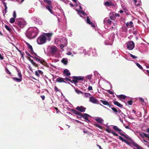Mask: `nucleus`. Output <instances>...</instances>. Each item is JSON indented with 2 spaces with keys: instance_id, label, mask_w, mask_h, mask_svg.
<instances>
[{
  "instance_id": "nucleus-1",
  "label": "nucleus",
  "mask_w": 149,
  "mask_h": 149,
  "mask_svg": "<svg viewBox=\"0 0 149 149\" xmlns=\"http://www.w3.org/2000/svg\"><path fill=\"white\" fill-rule=\"evenodd\" d=\"M38 33L32 28L28 29L26 33V37L29 39H32L35 38L37 35Z\"/></svg>"
},
{
  "instance_id": "nucleus-2",
  "label": "nucleus",
  "mask_w": 149,
  "mask_h": 149,
  "mask_svg": "<svg viewBox=\"0 0 149 149\" xmlns=\"http://www.w3.org/2000/svg\"><path fill=\"white\" fill-rule=\"evenodd\" d=\"M24 22L23 21H19V19H17L15 22V24L13 26L17 28L18 30H20L23 28L24 25Z\"/></svg>"
},
{
  "instance_id": "nucleus-3",
  "label": "nucleus",
  "mask_w": 149,
  "mask_h": 149,
  "mask_svg": "<svg viewBox=\"0 0 149 149\" xmlns=\"http://www.w3.org/2000/svg\"><path fill=\"white\" fill-rule=\"evenodd\" d=\"M47 39L44 35H41L37 39V42L39 45H42L45 43Z\"/></svg>"
},
{
  "instance_id": "nucleus-4",
  "label": "nucleus",
  "mask_w": 149,
  "mask_h": 149,
  "mask_svg": "<svg viewBox=\"0 0 149 149\" xmlns=\"http://www.w3.org/2000/svg\"><path fill=\"white\" fill-rule=\"evenodd\" d=\"M59 42V43L61 44H64L65 43L67 44V41L65 37H60L57 38L55 40V42Z\"/></svg>"
},
{
  "instance_id": "nucleus-5",
  "label": "nucleus",
  "mask_w": 149,
  "mask_h": 149,
  "mask_svg": "<svg viewBox=\"0 0 149 149\" xmlns=\"http://www.w3.org/2000/svg\"><path fill=\"white\" fill-rule=\"evenodd\" d=\"M89 100L91 102L94 103V104H99L100 105L103 107L104 108L107 109L108 110H109V109L105 107V106L102 105L101 104H100L99 103V101L97 100L95 98L93 97H91L89 98Z\"/></svg>"
},
{
  "instance_id": "nucleus-6",
  "label": "nucleus",
  "mask_w": 149,
  "mask_h": 149,
  "mask_svg": "<svg viewBox=\"0 0 149 149\" xmlns=\"http://www.w3.org/2000/svg\"><path fill=\"white\" fill-rule=\"evenodd\" d=\"M38 57L39 58L34 56H31V57L35 60L37 62H40L42 64L45 65V64L46 63L44 60L42 58H41L39 56H38Z\"/></svg>"
},
{
  "instance_id": "nucleus-7",
  "label": "nucleus",
  "mask_w": 149,
  "mask_h": 149,
  "mask_svg": "<svg viewBox=\"0 0 149 149\" xmlns=\"http://www.w3.org/2000/svg\"><path fill=\"white\" fill-rule=\"evenodd\" d=\"M72 78L73 79L72 80V82H74V83H77L79 81L83 80L84 77L82 76H73Z\"/></svg>"
},
{
  "instance_id": "nucleus-8",
  "label": "nucleus",
  "mask_w": 149,
  "mask_h": 149,
  "mask_svg": "<svg viewBox=\"0 0 149 149\" xmlns=\"http://www.w3.org/2000/svg\"><path fill=\"white\" fill-rule=\"evenodd\" d=\"M134 47V43L132 41L128 42L127 43V47L130 50H132L133 49Z\"/></svg>"
},
{
  "instance_id": "nucleus-9",
  "label": "nucleus",
  "mask_w": 149,
  "mask_h": 149,
  "mask_svg": "<svg viewBox=\"0 0 149 149\" xmlns=\"http://www.w3.org/2000/svg\"><path fill=\"white\" fill-rule=\"evenodd\" d=\"M104 5L105 6L107 7L109 6H115V4L112 2V1L111 0H109L105 2L104 3Z\"/></svg>"
},
{
  "instance_id": "nucleus-10",
  "label": "nucleus",
  "mask_w": 149,
  "mask_h": 149,
  "mask_svg": "<svg viewBox=\"0 0 149 149\" xmlns=\"http://www.w3.org/2000/svg\"><path fill=\"white\" fill-rule=\"evenodd\" d=\"M57 50L58 48L55 46H54L50 47V51L52 54H55L57 52Z\"/></svg>"
},
{
  "instance_id": "nucleus-11",
  "label": "nucleus",
  "mask_w": 149,
  "mask_h": 149,
  "mask_svg": "<svg viewBox=\"0 0 149 149\" xmlns=\"http://www.w3.org/2000/svg\"><path fill=\"white\" fill-rule=\"evenodd\" d=\"M76 109L81 112H83L85 111L86 108L82 106H78L76 107Z\"/></svg>"
},
{
  "instance_id": "nucleus-12",
  "label": "nucleus",
  "mask_w": 149,
  "mask_h": 149,
  "mask_svg": "<svg viewBox=\"0 0 149 149\" xmlns=\"http://www.w3.org/2000/svg\"><path fill=\"white\" fill-rule=\"evenodd\" d=\"M119 139L125 143L127 144L130 146L131 147L132 146H131V143L130 142L128 141H126L125 139H124L121 136H119Z\"/></svg>"
},
{
  "instance_id": "nucleus-13",
  "label": "nucleus",
  "mask_w": 149,
  "mask_h": 149,
  "mask_svg": "<svg viewBox=\"0 0 149 149\" xmlns=\"http://www.w3.org/2000/svg\"><path fill=\"white\" fill-rule=\"evenodd\" d=\"M52 35L53 34L52 33H45L44 35L46 36L47 40L49 41H50Z\"/></svg>"
},
{
  "instance_id": "nucleus-14",
  "label": "nucleus",
  "mask_w": 149,
  "mask_h": 149,
  "mask_svg": "<svg viewBox=\"0 0 149 149\" xmlns=\"http://www.w3.org/2000/svg\"><path fill=\"white\" fill-rule=\"evenodd\" d=\"M27 58L30 61L32 64L36 67H38V65L36 63V62L33 61V60L30 57H27Z\"/></svg>"
},
{
  "instance_id": "nucleus-15",
  "label": "nucleus",
  "mask_w": 149,
  "mask_h": 149,
  "mask_svg": "<svg viewBox=\"0 0 149 149\" xmlns=\"http://www.w3.org/2000/svg\"><path fill=\"white\" fill-rule=\"evenodd\" d=\"M82 118H83L87 122H90V120L88 119V116H89V115L86 113H84L83 114Z\"/></svg>"
},
{
  "instance_id": "nucleus-16",
  "label": "nucleus",
  "mask_w": 149,
  "mask_h": 149,
  "mask_svg": "<svg viewBox=\"0 0 149 149\" xmlns=\"http://www.w3.org/2000/svg\"><path fill=\"white\" fill-rule=\"evenodd\" d=\"M63 73L65 76H68L70 75V73L69 72V70L67 69L63 70Z\"/></svg>"
},
{
  "instance_id": "nucleus-17",
  "label": "nucleus",
  "mask_w": 149,
  "mask_h": 149,
  "mask_svg": "<svg viewBox=\"0 0 149 149\" xmlns=\"http://www.w3.org/2000/svg\"><path fill=\"white\" fill-rule=\"evenodd\" d=\"M86 22L91 25V26L93 27H95V26L93 25V22H91L88 16L87 17Z\"/></svg>"
},
{
  "instance_id": "nucleus-18",
  "label": "nucleus",
  "mask_w": 149,
  "mask_h": 149,
  "mask_svg": "<svg viewBox=\"0 0 149 149\" xmlns=\"http://www.w3.org/2000/svg\"><path fill=\"white\" fill-rule=\"evenodd\" d=\"M56 81L59 83L64 82L67 83L65 81H64V79L61 77H58L57 78Z\"/></svg>"
},
{
  "instance_id": "nucleus-19",
  "label": "nucleus",
  "mask_w": 149,
  "mask_h": 149,
  "mask_svg": "<svg viewBox=\"0 0 149 149\" xmlns=\"http://www.w3.org/2000/svg\"><path fill=\"white\" fill-rule=\"evenodd\" d=\"M105 131L109 133H112L113 135L118 136V135L116 133L113 131H111V130L109 129H106L105 130Z\"/></svg>"
},
{
  "instance_id": "nucleus-20",
  "label": "nucleus",
  "mask_w": 149,
  "mask_h": 149,
  "mask_svg": "<svg viewBox=\"0 0 149 149\" xmlns=\"http://www.w3.org/2000/svg\"><path fill=\"white\" fill-rule=\"evenodd\" d=\"M43 74V72L40 70H38V71H36L35 72V75L38 77H40V74L41 75H42Z\"/></svg>"
},
{
  "instance_id": "nucleus-21",
  "label": "nucleus",
  "mask_w": 149,
  "mask_h": 149,
  "mask_svg": "<svg viewBox=\"0 0 149 149\" xmlns=\"http://www.w3.org/2000/svg\"><path fill=\"white\" fill-rule=\"evenodd\" d=\"M95 120L98 123H102L103 120L100 117H97L95 119Z\"/></svg>"
},
{
  "instance_id": "nucleus-22",
  "label": "nucleus",
  "mask_w": 149,
  "mask_h": 149,
  "mask_svg": "<svg viewBox=\"0 0 149 149\" xmlns=\"http://www.w3.org/2000/svg\"><path fill=\"white\" fill-rule=\"evenodd\" d=\"M100 101L103 104L105 105H108L110 107V105L108 101L103 100H100Z\"/></svg>"
},
{
  "instance_id": "nucleus-23",
  "label": "nucleus",
  "mask_w": 149,
  "mask_h": 149,
  "mask_svg": "<svg viewBox=\"0 0 149 149\" xmlns=\"http://www.w3.org/2000/svg\"><path fill=\"white\" fill-rule=\"evenodd\" d=\"M114 104L117 105L118 107L122 108L123 107V105L121 104L118 102L117 101H114L113 102Z\"/></svg>"
},
{
  "instance_id": "nucleus-24",
  "label": "nucleus",
  "mask_w": 149,
  "mask_h": 149,
  "mask_svg": "<svg viewBox=\"0 0 149 149\" xmlns=\"http://www.w3.org/2000/svg\"><path fill=\"white\" fill-rule=\"evenodd\" d=\"M117 97L120 99H125L126 97V96L123 95H117Z\"/></svg>"
},
{
  "instance_id": "nucleus-25",
  "label": "nucleus",
  "mask_w": 149,
  "mask_h": 149,
  "mask_svg": "<svg viewBox=\"0 0 149 149\" xmlns=\"http://www.w3.org/2000/svg\"><path fill=\"white\" fill-rule=\"evenodd\" d=\"M113 128L114 130H115L117 131L118 132H121V131L123 132V131H122V130L121 129H120L116 126H113Z\"/></svg>"
},
{
  "instance_id": "nucleus-26",
  "label": "nucleus",
  "mask_w": 149,
  "mask_h": 149,
  "mask_svg": "<svg viewBox=\"0 0 149 149\" xmlns=\"http://www.w3.org/2000/svg\"><path fill=\"white\" fill-rule=\"evenodd\" d=\"M52 8V7H51L49 5H47L46 6V8L52 14L53 13V12L51 9V8Z\"/></svg>"
},
{
  "instance_id": "nucleus-27",
  "label": "nucleus",
  "mask_w": 149,
  "mask_h": 149,
  "mask_svg": "<svg viewBox=\"0 0 149 149\" xmlns=\"http://www.w3.org/2000/svg\"><path fill=\"white\" fill-rule=\"evenodd\" d=\"M44 1L47 3L51 7H52V3L51 1L48 0H44Z\"/></svg>"
},
{
  "instance_id": "nucleus-28",
  "label": "nucleus",
  "mask_w": 149,
  "mask_h": 149,
  "mask_svg": "<svg viewBox=\"0 0 149 149\" xmlns=\"http://www.w3.org/2000/svg\"><path fill=\"white\" fill-rule=\"evenodd\" d=\"M65 65H66L68 63V61L65 58H63L62 61H61Z\"/></svg>"
},
{
  "instance_id": "nucleus-29",
  "label": "nucleus",
  "mask_w": 149,
  "mask_h": 149,
  "mask_svg": "<svg viewBox=\"0 0 149 149\" xmlns=\"http://www.w3.org/2000/svg\"><path fill=\"white\" fill-rule=\"evenodd\" d=\"M13 79L15 81H17V82H21L22 80V79H20V78H16L15 77H13Z\"/></svg>"
},
{
  "instance_id": "nucleus-30",
  "label": "nucleus",
  "mask_w": 149,
  "mask_h": 149,
  "mask_svg": "<svg viewBox=\"0 0 149 149\" xmlns=\"http://www.w3.org/2000/svg\"><path fill=\"white\" fill-rule=\"evenodd\" d=\"M71 111L72 112H73V113L74 114H75L77 115L78 114H79V113L80 112H79V111H77V110L74 109H72Z\"/></svg>"
},
{
  "instance_id": "nucleus-31",
  "label": "nucleus",
  "mask_w": 149,
  "mask_h": 149,
  "mask_svg": "<svg viewBox=\"0 0 149 149\" xmlns=\"http://www.w3.org/2000/svg\"><path fill=\"white\" fill-rule=\"evenodd\" d=\"M15 18H14V17L11 18L10 19V20L9 21L10 22L11 24L14 23L15 21Z\"/></svg>"
},
{
  "instance_id": "nucleus-32",
  "label": "nucleus",
  "mask_w": 149,
  "mask_h": 149,
  "mask_svg": "<svg viewBox=\"0 0 149 149\" xmlns=\"http://www.w3.org/2000/svg\"><path fill=\"white\" fill-rule=\"evenodd\" d=\"M111 109L116 114H117L118 110L115 107H111Z\"/></svg>"
},
{
  "instance_id": "nucleus-33",
  "label": "nucleus",
  "mask_w": 149,
  "mask_h": 149,
  "mask_svg": "<svg viewBox=\"0 0 149 149\" xmlns=\"http://www.w3.org/2000/svg\"><path fill=\"white\" fill-rule=\"evenodd\" d=\"M27 45L28 47L29 48L31 49V52H33V49L31 45L29 44V43H27Z\"/></svg>"
},
{
  "instance_id": "nucleus-34",
  "label": "nucleus",
  "mask_w": 149,
  "mask_h": 149,
  "mask_svg": "<svg viewBox=\"0 0 149 149\" xmlns=\"http://www.w3.org/2000/svg\"><path fill=\"white\" fill-rule=\"evenodd\" d=\"M140 135L142 138H144V137H145L146 136H147V134L143 132H142L141 134H140Z\"/></svg>"
},
{
  "instance_id": "nucleus-35",
  "label": "nucleus",
  "mask_w": 149,
  "mask_h": 149,
  "mask_svg": "<svg viewBox=\"0 0 149 149\" xmlns=\"http://www.w3.org/2000/svg\"><path fill=\"white\" fill-rule=\"evenodd\" d=\"M131 146H135L136 147H137V146H139V145L136 144V143L134 142H131Z\"/></svg>"
},
{
  "instance_id": "nucleus-36",
  "label": "nucleus",
  "mask_w": 149,
  "mask_h": 149,
  "mask_svg": "<svg viewBox=\"0 0 149 149\" xmlns=\"http://www.w3.org/2000/svg\"><path fill=\"white\" fill-rule=\"evenodd\" d=\"M67 45V44H65V43L64 44H60V48L61 49H63V47L65 46H66Z\"/></svg>"
},
{
  "instance_id": "nucleus-37",
  "label": "nucleus",
  "mask_w": 149,
  "mask_h": 149,
  "mask_svg": "<svg viewBox=\"0 0 149 149\" xmlns=\"http://www.w3.org/2000/svg\"><path fill=\"white\" fill-rule=\"evenodd\" d=\"M83 113H82L80 112H79V114H78L77 115H78V116L77 117V118H81L82 117V116H83Z\"/></svg>"
},
{
  "instance_id": "nucleus-38",
  "label": "nucleus",
  "mask_w": 149,
  "mask_h": 149,
  "mask_svg": "<svg viewBox=\"0 0 149 149\" xmlns=\"http://www.w3.org/2000/svg\"><path fill=\"white\" fill-rule=\"evenodd\" d=\"M5 27L6 28V29L8 30L10 32L11 30V29L7 25H5Z\"/></svg>"
},
{
  "instance_id": "nucleus-39",
  "label": "nucleus",
  "mask_w": 149,
  "mask_h": 149,
  "mask_svg": "<svg viewBox=\"0 0 149 149\" xmlns=\"http://www.w3.org/2000/svg\"><path fill=\"white\" fill-rule=\"evenodd\" d=\"M121 132H118L120 134V135H121L125 137V138H126L127 139H129L128 138L127 136H126L125 134L122 133Z\"/></svg>"
},
{
  "instance_id": "nucleus-40",
  "label": "nucleus",
  "mask_w": 149,
  "mask_h": 149,
  "mask_svg": "<svg viewBox=\"0 0 149 149\" xmlns=\"http://www.w3.org/2000/svg\"><path fill=\"white\" fill-rule=\"evenodd\" d=\"M136 65L140 69L142 70L143 69L142 67L138 63H136Z\"/></svg>"
},
{
  "instance_id": "nucleus-41",
  "label": "nucleus",
  "mask_w": 149,
  "mask_h": 149,
  "mask_svg": "<svg viewBox=\"0 0 149 149\" xmlns=\"http://www.w3.org/2000/svg\"><path fill=\"white\" fill-rule=\"evenodd\" d=\"M64 80H66V81H70V82H71V83H73L72 80H71L70 79L67 78V77H65V78H64Z\"/></svg>"
},
{
  "instance_id": "nucleus-42",
  "label": "nucleus",
  "mask_w": 149,
  "mask_h": 149,
  "mask_svg": "<svg viewBox=\"0 0 149 149\" xmlns=\"http://www.w3.org/2000/svg\"><path fill=\"white\" fill-rule=\"evenodd\" d=\"M7 8H8L7 7H5V9H4L5 13H4V11L3 12V16H5V14L7 12Z\"/></svg>"
},
{
  "instance_id": "nucleus-43",
  "label": "nucleus",
  "mask_w": 149,
  "mask_h": 149,
  "mask_svg": "<svg viewBox=\"0 0 149 149\" xmlns=\"http://www.w3.org/2000/svg\"><path fill=\"white\" fill-rule=\"evenodd\" d=\"M84 95L86 97H89L91 95V94L89 93H84Z\"/></svg>"
},
{
  "instance_id": "nucleus-44",
  "label": "nucleus",
  "mask_w": 149,
  "mask_h": 149,
  "mask_svg": "<svg viewBox=\"0 0 149 149\" xmlns=\"http://www.w3.org/2000/svg\"><path fill=\"white\" fill-rule=\"evenodd\" d=\"M130 56L132 57L133 59H135L137 58V57L136 56L134 55H133L132 54H130Z\"/></svg>"
},
{
  "instance_id": "nucleus-45",
  "label": "nucleus",
  "mask_w": 149,
  "mask_h": 149,
  "mask_svg": "<svg viewBox=\"0 0 149 149\" xmlns=\"http://www.w3.org/2000/svg\"><path fill=\"white\" fill-rule=\"evenodd\" d=\"M5 71L6 72V73L8 74H11V73L9 71L8 69L7 68H5Z\"/></svg>"
},
{
  "instance_id": "nucleus-46",
  "label": "nucleus",
  "mask_w": 149,
  "mask_h": 149,
  "mask_svg": "<svg viewBox=\"0 0 149 149\" xmlns=\"http://www.w3.org/2000/svg\"><path fill=\"white\" fill-rule=\"evenodd\" d=\"M118 109V113H119V114L120 115H121L122 114H123V113L122 112L121 110L119 109L118 108H117Z\"/></svg>"
},
{
  "instance_id": "nucleus-47",
  "label": "nucleus",
  "mask_w": 149,
  "mask_h": 149,
  "mask_svg": "<svg viewBox=\"0 0 149 149\" xmlns=\"http://www.w3.org/2000/svg\"><path fill=\"white\" fill-rule=\"evenodd\" d=\"M95 125L98 127V128H99L100 129H102V126L98 124H95Z\"/></svg>"
},
{
  "instance_id": "nucleus-48",
  "label": "nucleus",
  "mask_w": 149,
  "mask_h": 149,
  "mask_svg": "<svg viewBox=\"0 0 149 149\" xmlns=\"http://www.w3.org/2000/svg\"><path fill=\"white\" fill-rule=\"evenodd\" d=\"M128 104L131 105L132 104V100H129L127 102Z\"/></svg>"
},
{
  "instance_id": "nucleus-49",
  "label": "nucleus",
  "mask_w": 149,
  "mask_h": 149,
  "mask_svg": "<svg viewBox=\"0 0 149 149\" xmlns=\"http://www.w3.org/2000/svg\"><path fill=\"white\" fill-rule=\"evenodd\" d=\"M18 76L19 78L22 79V75L21 73L19 72L18 73Z\"/></svg>"
},
{
  "instance_id": "nucleus-50",
  "label": "nucleus",
  "mask_w": 149,
  "mask_h": 149,
  "mask_svg": "<svg viewBox=\"0 0 149 149\" xmlns=\"http://www.w3.org/2000/svg\"><path fill=\"white\" fill-rule=\"evenodd\" d=\"M133 1L134 2V4L136 6H139V5L137 3V0H133Z\"/></svg>"
},
{
  "instance_id": "nucleus-51",
  "label": "nucleus",
  "mask_w": 149,
  "mask_h": 149,
  "mask_svg": "<svg viewBox=\"0 0 149 149\" xmlns=\"http://www.w3.org/2000/svg\"><path fill=\"white\" fill-rule=\"evenodd\" d=\"M30 52L32 54L33 56L34 55L38 57V56L37 55V54L36 53L34 52L33 51V52Z\"/></svg>"
},
{
  "instance_id": "nucleus-52",
  "label": "nucleus",
  "mask_w": 149,
  "mask_h": 149,
  "mask_svg": "<svg viewBox=\"0 0 149 149\" xmlns=\"http://www.w3.org/2000/svg\"><path fill=\"white\" fill-rule=\"evenodd\" d=\"M92 77V75H88L86 77V78L88 79H90Z\"/></svg>"
},
{
  "instance_id": "nucleus-53",
  "label": "nucleus",
  "mask_w": 149,
  "mask_h": 149,
  "mask_svg": "<svg viewBox=\"0 0 149 149\" xmlns=\"http://www.w3.org/2000/svg\"><path fill=\"white\" fill-rule=\"evenodd\" d=\"M13 16L14 18H16V13L15 11H14L13 13Z\"/></svg>"
},
{
  "instance_id": "nucleus-54",
  "label": "nucleus",
  "mask_w": 149,
  "mask_h": 149,
  "mask_svg": "<svg viewBox=\"0 0 149 149\" xmlns=\"http://www.w3.org/2000/svg\"><path fill=\"white\" fill-rule=\"evenodd\" d=\"M75 91L77 93L79 94L81 93V91L79 90H78L76 89L75 90Z\"/></svg>"
},
{
  "instance_id": "nucleus-55",
  "label": "nucleus",
  "mask_w": 149,
  "mask_h": 149,
  "mask_svg": "<svg viewBox=\"0 0 149 149\" xmlns=\"http://www.w3.org/2000/svg\"><path fill=\"white\" fill-rule=\"evenodd\" d=\"M79 12L82 14V15H86V13H85V12L84 11H83V10H82V11H79Z\"/></svg>"
},
{
  "instance_id": "nucleus-56",
  "label": "nucleus",
  "mask_w": 149,
  "mask_h": 149,
  "mask_svg": "<svg viewBox=\"0 0 149 149\" xmlns=\"http://www.w3.org/2000/svg\"><path fill=\"white\" fill-rule=\"evenodd\" d=\"M136 148H134L133 149H143V148L140 146H137Z\"/></svg>"
},
{
  "instance_id": "nucleus-57",
  "label": "nucleus",
  "mask_w": 149,
  "mask_h": 149,
  "mask_svg": "<svg viewBox=\"0 0 149 149\" xmlns=\"http://www.w3.org/2000/svg\"><path fill=\"white\" fill-rule=\"evenodd\" d=\"M25 53L27 56H30L31 57V56H32L27 51H26Z\"/></svg>"
},
{
  "instance_id": "nucleus-58",
  "label": "nucleus",
  "mask_w": 149,
  "mask_h": 149,
  "mask_svg": "<svg viewBox=\"0 0 149 149\" xmlns=\"http://www.w3.org/2000/svg\"><path fill=\"white\" fill-rule=\"evenodd\" d=\"M88 89L89 91H91L93 90L92 87L91 86H89L88 87Z\"/></svg>"
},
{
  "instance_id": "nucleus-59",
  "label": "nucleus",
  "mask_w": 149,
  "mask_h": 149,
  "mask_svg": "<svg viewBox=\"0 0 149 149\" xmlns=\"http://www.w3.org/2000/svg\"><path fill=\"white\" fill-rule=\"evenodd\" d=\"M107 92L110 94H113V92L111 91H110L109 90H108Z\"/></svg>"
},
{
  "instance_id": "nucleus-60",
  "label": "nucleus",
  "mask_w": 149,
  "mask_h": 149,
  "mask_svg": "<svg viewBox=\"0 0 149 149\" xmlns=\"http://www.w3.org/2000/svg\"><path fill=\"white\" fill-rule=\"evenodd\" d=\"M54 89L55 91L57 92L59 91V90L56 86H55L54 87Z\"/></svg>"
},
{
  "instance_id": "nucleus-61",
  "label": "nucleus",
  "mask_w": 149,
  "mask_h": 149,
  "mask_svg": "<svg viewBox=\"0 0 149 149\" xmlns=\"http://www.w3.org/2000/svg\"><path fill=\"white\" fill-rule=\"evenodd\" d=\"M107 22L109 24H111V21L109 19L106 20Z\"/></svg>"
},
{
  "instance_id": "nucleus-62",
  "label": "nucleus",
  "mask_w": 149,
  "mask_h": 149,
  "mask_svg": "<svg viewBox=\"0 0 149 149\" xmlns=\"http://www.w3.org/2000/svg\"><path fill=\"white\" fill-rule=\"evenodd\" d=\"M0 59L1 60H2L3 59V57L1 55V54L0 53Z\"/></svg>"
},
{
  "instance_id": "nucleus-63",
  "label": "nucleus",
  "mask_w": 149,
  "mask_h": 149,
  "mask_svg": "<svg viewBox=\"0 0 149 149\" xmlns=\"http://www.w3.org/2000/svg\"><path fill=\"white\" fill-rule=\"evenodd\" d=\"M41 97L42 98V100H44L45 99V96L44 95H42L41 96Z\"/></svg>"
},
{
  "instance_id": "nucleus-64",
  "label": "nucleus",
  "mask_w": 149,
  "mask_h": 149,
  "mask_svg": "<svg viewBox=\"0 0 149 149\" xmlns=\"http://www.w3.org/2000/svg\"><path fill=\"white\" fill-rule=\"evenodd\" d=\"M146 137L148 138V140L149 141V134H147V136H146Z\"/></svg>"
}]
</instances>
